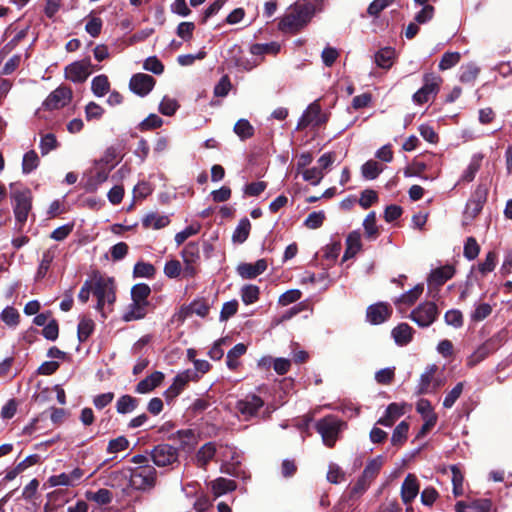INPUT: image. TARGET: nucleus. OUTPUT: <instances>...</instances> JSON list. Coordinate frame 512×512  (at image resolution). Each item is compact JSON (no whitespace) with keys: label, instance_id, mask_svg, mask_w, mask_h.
Listing matches in <instances>:
<instances>
[{"label":"nucleus","instance_id":"1","mask_svg":"<svg viewBox=\"0 0 512 512\" xmlns=\"http://www.w3.org/2000/svg\"><path fill=\"white\" fill-rule=\"evenodd\" d=\"M91 278L93 294L97 298L95 309L105 317V305H112L116 300L114 279L99 272H94Z\"/></svg>","mask_w":512,"mask_h":512},{"label":"nucleus","instance_id":"2","mask_svg":"<svg viewBox=\"0 0 512 512\" xmlns=\"http://www.w3.org/2000/svg\"><path fill=\"white\" fill-rule=\"evenodd\" d=\"M311 14L310 6H295L280 20L279 28L284 32H296L309 21Z\"/></svg>","mask_w":512,"mask_h":512},{"label":"nucleus","instance_id":"3","mask_svg":"<svg viewBox=\"0 0 512 512\" xmlns=\"http://www.w3.org/2000/svg\"><path fill=\"white\" fill-rule=\"evenodd\" d=\"M343 426L344 422L332 415L326 416L316 423L317 432L328 447H332L335 444Z\"/></svg>","mask_w":512,"mask_h":512},{"label":"nucleus","instance_id":"4","mask_svg":"<svg viewBox=\"0 0 512 512\" xmlns=\"http://www.w3.org/2000/svg\"><path fill=\"white\" fill-rule=\"evenodd\" d=\"M441 82L440 76L435 73H426L423 76V86L414 93L413 101L421 105L434 98L439 91Z\"/></svg>","mask_w":512,"mask_h":512},{"label":"nucleus","instance_id":"5","mask_svg":"<svg viewBox=\"0 0 512 512\" xmlns=\"http://www.w3.org/2000/svg\"><path fill=\"white\" fill-rule=\"evenodd\" d=\"M13 208L16 221L24 224L31 210V192L27 189L15 190L12 193Z\"/></svg>","mask_w":512,"mask_h":512},{"label":"nucleus","instance_id":"6","mask_svg":"<svg viewBox=\"0 0 512 512\" xmlns=\"http://www.w3.org/2000/svg\"><path fill=\"white\" fill-rule=\"evenodd\" d=\"M263 406L264 401L261 397L248 394L236 402L235 409L245 421H249L258 416V412Z\"/></svg>","mask_w":512,"mask_h":512},{"label":"nucleus","instance_id":"7","mask_svg":"<svg viewBox=\"0 0 512 512\" xmlns=\"http://www.w3.org/2000/svg\"><path fill=\"white\" fill-rule=\"evenodd\" d=\"M156 480V471L152 466H142L130 471L129 482L134 489L151 488Z\"/></svg>","mask_w":512,"mask_h":512},{"label":"nucleus","instance_id":"8","mask_svg":"<svg viewBox=\"0 0 512 512\" xmlns=\"http://www.w3.org/2000/svg\"><path fill=\"white\" fill-rule=\"evenodd\" d=\"M439 315L437 305L434 302H424L416 307L410 314V318L419 327H429Z\"/></svg>","mask_w":512,"mask_h":512},{"label":"nucleus","instance_id":"9","mask_svg":"<svg viewBox=\"0 0 512 512\" xmlns=\"http://www.w3.org/2000/svg\"><path fill=\"white\" fill-rule=\"evenodd\" d=\"M221 455V472L238 477L241 474L240 455L236 448L232 446L222 447Z\"/></svg>","mask_w":512,"mask_h":512},{"label":"nucleus","instance_id":"10","mask_svg":"<svg viewBox=\"0 0 512 512\" xmlns=\"http://www.w3.org/2000/svg\"><path fill=\"white\" fill-rule=\"evenodd\" d=\"M501 335L496 334L478 346L475 351L467 358V365L474 367L491 353L495 352L501 343Z\"/></svg>","mask_w":512,"mask_h":512},{"label":"nucleus","instance_id":"11","mask_svg":"<svg viewBox=\"0 0 512 512\" xmlns=\"http://www.w3.org/2000/svg\"><path fill=\"white\" fill-rule=\"evenodd\" d=\"M91 66L90 59L75 61L65 67V78L74 83H83L91 74Z\"/></svg>","mask_w":512,"mask_h":512},{"label":"nucleus","instance_id":"12","mask_svg":"<svg viewBox=\"0 0 512 512\" xmlns=\"http://www.w3.org/2000/svg\"><path fill=\"white\" fill-rule=\"evenodd\" d=\"M326 121L327 117L322 114L320 105L317 102H313L307 107L299 119L297 129H304L309 125L320 126Z\"/></svg>","mask_w":512,"mask_h":512},{"label":"nucleus","instance_id":"13","mask_svg":"<svg viewBox=\"0 0 512 512\" xmlns=\"http://www.w3.org/2000/svg\"><path fill=\"white\" fill-rule=\"evenodd\" d=\"M151 456L154 464L159 467L171 465L178 459L177 450L167 444L156 446L152 450Z\"/></svg>","mask_w":512,"mask_h":512},{"label":"nucleus","instance_id":"14","mask_svg":"<svg viewBox=\"0 0 512 512\" xmlns=\"http://www.w3.org/2000/svg\"><path fill=\"white\" fill-rule=\"evenodd\" d=\"M71 98L72 90L68 87L60 86L50 93L43 105L49 110L59 109L67 105L71 101Z\"/></svg>","mask_w":512,"mask_h":512},{"label":"nucleus","instance_id":"15","mask_svg":"<svg viewBox=\"0 0 512 512\" xmlns=\"http://www.w3.org/2000/svg\"><path fill=\"white\" fill-rule=\"evenodd\" d=\"M84 476V471L80 468H75L69 473H61L58 475H53L48 478V484L50 487L55 486H67L74 487L77 486L81 479Z\"/></svg>","mask_w":512,"mask_h":512},{"label":"nucleus","instance_id":"16","mask_svg":"<svg viewBox=\"0 0 512 512\" xmlns=\"http://www.w3.org/2000/svg\"><path fill=\"white\" fill-rule=\"evenodd\" d=\"M155 79L144 73H138L132 76L129 87L132 92L143 97L146 96L154 87Z\"/></svg>","mask_w":512,"mask_h":512},{"label":"nucleus","instance_id":"17","mask_svg":"<svg viewBox=\"0 0 512 512\" xmlns=\"http://www.w3.org/2000/svg\"><path fill=\"white\" fill-rule=\"evenodd\" d=\"M438 367L435 364H430L425 368V371L421 374L419 383L417 385V394H427L435 391L439 386V382H435L432 386L434 375L437 372Z\"/></svg>","mask_w":512,"mask_h":512},{"label":"nucleus","instance_id":"18","mask_svg":"<svg viewBox=\"0 0 512 512\" xmlns=\"http://www.w3.org/2000/svg\"><path fill=\"white\" fill-rule=\"evenodd\" d=\"M391 307L383 302L373 304L367 308V320L374 325L385 322L391 316Z\"/></svg>","mask_w":512,"mask_h":512},{"label":"nucleus","instance_id":"19","mask_svg":"<svg viewBox=\"0 0 512 512\" xmlns=\"http://www.w3.org/2000/svg\"><path fill=\"white\" fill-rule=\"evenodd\" d=\"M485 201L486 190L481 187L477 188L475 193L473 194V197L467 202L465 218H475L481 212Z\"/></svg>","mask_w":512,"mask_h":512},{"label":"nucleus","instance_id":"20","mask_svg":"<svg viewBox=\"0 0 512 512\" xmlns=\"http://www.w3.org/2000/svg\"><path fill=\"white\" fill-rule=\"evenodd\" d=\"M419 493V484L414 474H408L401 486V498L404 504H410Z\"/></svg>","mask_w":512,"mask_h":512},{"label":"nucleus","instance_id":"21","mask_svg":"<svg viewBox=\"0 0 512 512\" xmlns=\"http://www.w3.org/2000/svg\"><path fill=\"white\" fill-rule=\"evenodd\" d=\"M267 266V261L265 259H259L254 264H239L237 272L244 279H252L262 274L267 269Z\"/></svg>","mask_w":512,"mask_h":512},{"label":"nucleus","instance_id":"22","mask_svg":"<svg viewBox=\"0 0 512 512\" xmlns=\"http://www.w3.org/2000/svg\"><path fill=\"white\" fill-rule=\"evenodd\" d=\"M164 380V374L160 371H156L151 375L141 380L135 388V391L139 394H147L158 387Z\"/></svg>","mask_w":512,"mask_h":512},{"label":"nucleus","instance_id":"23","mask_svg":"<svg viewBox=\"0 0 512 512\" xmlns=\"http://www.w3.org/2000/svg\"><path fill=\"white\" fill-rule=\"evenodd\" d=\"M217 446L214 442H207L199 448L195 459L198 467L205 468L207 464L215 457Z\"/></svg>","mask_w":512,"mask_h":512},{"label":"nucleus","instance_id":"24","mask_svg":"<svg viewBox=\"0 0 512 512\" xmlns=\"http://www.w3.org/2000/svg\"><path fill=\"white\" fill-rule=\"evenodd\" d=\"M404 414V406L397 404V403H391L388 405L385 415L379 418L377 421V424L390 427L392 426L395 421L400 418Z\"/></svg>","mask_w":512,"mask_h":512},{"label":"nucleus","instance_id":"25","mask_svg":"<svg viewBox=\"0 0 512 512\" xmlns=\"http://www.w3.org/2000/svg\"><path fill=\"white\" fill-rule=\"evenodd\" d=\"M147 307L148 302H139L132 300V303L128 305L123 315V319L126 322L142 319L147 314Z\"/></svg>","mask_w":512,"mask_h":512},{"label":"nucleus","instance_id":"26","mask_svg":"<svg viewBox=\"0 0 512 512\" xmlns=\"http://www.w3.org/2000/svg\"><path fill=\"white\" fill-rule=\"evenodd\" d=\"M391 334L397 345L405 346L412 340L413 329L407 323H401L392 330Z\"/></svg>","mask_w":512,"mask_h":512},{"label":"nucleus","instance_id":"27","mask_svg":"<svg viewBox=\"0 0 512 512\" xmlns=\"http://www.w3.org/2000/svg\"><path fill=\"white\" fill-rule=\"evenodd\" d=\"M362 247L361 236L358 231H353L349 233L346 238V250L343 255V261H346L352 257H354Z\"/></svg>","mask_w":512,"mask_h":512},{"label":"nucleus","instance_id":"28","mask_svg":"<svg viewBox=\"0 0 512 512\" xmlns=\"http://www.w3.org/2000/svg\"><path fill=\"white\" fill-rule=\"evenodd\" d=\"M211 490L215 497H220L228 492L236 489L237 485L234 480L219 477L210 483Z\"/></svg>","mask_w":512,"mask_h":512},{"label":"nucleus","instance_id":"29","mask_svg":"<svg viewBox=\"0 0 512 512\" xmlns=\"http://www.w3.org/2000/svg\"><path fill=\"white\" fill-rule=\"evenodd\" d=\"M169 223L170 219L167 215H162L153 212L147 214L142 220V225L146 229L158 230L166 227Z\"/></svg>","mask_w":512,"mask_h":512},{"label":"nucleus","instance_id":"30","mask_svg":"<svg viewBox=\"0 0 512 512\" xmlns=\"http://www.w3.org/2000/svg\"><path fill=\"white\" fill-rule=\"evenodd\" d=\"M453 275H454V268L452 266L446 265V266H443V267L433 270L428 278V282H429V284L441 286L447 280L452 278Z\"/></svg>","mask_w":512,"mask_h":512},{"label":"nucleus","instance_id":"31","mask_svg":"<svg viewBox=\"0 0 512 512\" xmlns=\"http://www.w3.org/2000/svg\"><path fill=\"white\" fill-rule=\"evenodd\" d=\"M110 170L111 168L107 167L102 160L95 162V167L92 170L93 174L89 179V184L97 187L104 183L109 177Z\"/></svg>","mask_w":512,"mask_h":512},{"label":"nucleus","instance_id":"32","mask_svg":"<svg viewBox=\"0 0 512 512\" xmlns=\"http://www.w3.org/2000/svg\"><path fill=\"white\" fill-rule=\"evenodd\" d=\"M56 255V246L48 248L42 254V259L39 263L37 272H36V280H40L44 278L50 268L52 261L54 260Z\"/></svg>","mask_w":512,"mask_h":512},{"label":"nucleus","instance_id":"33","mask_svg":"<svg viewBox=\"0 0 512 512\" xmlns=\"http://www.w3.org/2000/svg\"><path fill=\"white\" fill-rule=\"evenodd\" d=\"M383 463H384V458L382 456H377L373 459H370L367 462L361 476H363L364 479H367L372 482L376 478V476L379 474V472L383 466Z\"/></svg>","mask_w":512,"mask_h":512},{"label":"nucleus","instance_id":"34","mask_svg":"<svg viewBox=\"0 0 512 512\" xmlns=\"http://www.w3.org/2000/svg\"><path fill=\"white\" fill-rule=\"evenodd\" d=\"M423 285L418 284L415 287H413L411 290H409L406 293H403L400 297H398L394 303L396 305L405 304L407 306L413 305L421 296L423 293Z\"/></svg>","mask_w":512,"mask_h":512},{"label":"nucleus","instance_id":"35","mask_svg":"<svg viewBox=\"0 0 512 512\" xmlns=\"http://www.w3.org/2000/svg\"><path fill=\"white\" fill-rule=\"evenodd\" d=\"M251 230V223L249 219L243 218L239 221L237 227L235 228L233 235H232V241L234 243H244L250 233Z\"/></svg>","mask_w":512,"mask_h":512},{"label":"nucleus","instance_id":"36","mask_svg":"<svg viewBox=\"0 0 512 512\" xmlns=\"http://www.w3.org/2000/svg\"><path fill=\"white\" fill-rule=\"evenodd\" d=\"M91 90L96 97H103L110 90V83L106 75H98L92 79Z\"/></svg>","mask_w":512,"mask_h":512},{"label":"nucleus","instance_id":"37","mask_svg":"<svg viewBox=\"0 0 512 512\" xmlns=\"http://www.w3.org/2000/svg\"><path fill=\"white\" fill-rule=\"evenodd\" d=\"M247 347L243 343L236 344L231 350L228 351L226 357L227 367L234 370L238 367V358L246 353Z\"/></svg>","mask_w":512,"mask_h":512},{"label":"nucleus","instance_id":"38","mask_svg":"<svg viewBox=\"0 0 512 512\" xmlns=\"http://www.w3.org/2000/svg\"><path fill=\"white\" fill-rule=\"evenodd\" d=\"M138 406V400L130 395H122L116 402V411L119 414L133 412Z\"/></svg>","mask_w":512,"mask_h":512},{"label":"nucleus","instance_id":"39","mask_svg":"<svg viewBox=\"0 0 512 512\" xmlns=\"http://www.w3.org/2000/svg\"><path fill=\"white\" fill-rule=\"evenodd\" d=\"M483 156L481 154H475L472 156L471 161L461 176V181L471 182L478 170L480 169Z\"/></svg>","mask_w":512,"mask_h":512},{"label":"nucleus","instance_id":"40","mask_svg":"<svg viewBox=\"0 0 512 512\" xmlns=\"http://www.w3.org/2000/svg\"><path fill=\"white\" fill-rule=\"evenodd\" d=\"M395 51L386 47L378 51L375 55V63L383 69H389L393 64Z\"/></svg>","mask_w":512,"mask_h":512},{"label":"nucleus","instance_id":"41","mask_svg":"<svg viewBox=\"0 0 512 512\" xmlns=\"http://www.w3.org/2000/svg\"><path fill=\"white\" fill-rule=\"evenodd\" d=\"M409 424L406 421L400 422L394 429L391 437V443L394 446H401L407 439Z\"/></svg>","mask_w":512,"mask_h":512},{"label":"nucleus","instance_id":"42","mask_svg":"<svg viewBox=\"0 0 512 512\" xmlns=\"http://www.w3.org/2000/svg\"><path fill=\"white\" fill-rule=\"evenodd\" d=\"M95 328L94 321L87 317H82L78 324V339L80 342H85L89 336L93 333Z\"/></svg>","mask_w":512,"mask_h":512},{"label":"nucleus","instance_id":"43","mask_svg":"<svg viewBox=\"0 0 512 512\" xmlns=\"http://www.w3.org/2000/svg\"><path fill=\"white\" fill-rule=\"evenodd\" d=\"M39 165V157L34 150H30L23 156L22 171L25 174H29L35 170Z\"/></svg>","mask_w":512,"mask_h":512},{"label":"nucleus","instance_id":"44","mask_svg":"<svg viewBox=\"0 0 512 512\" xmlns=\"http://www.w3.org/2000/svg\"><path fill=\"white\" fill-rule=\"evenodd\" d=\"M480 253V246L474 237H468L464 244L463 255L471 261L477 258Z\"/></svg>","mask_w":512,"mask_h":512},{"label":"nucleus","instance_id":"45","mask_svg":"<svg viewBox=\"0 0 512 512\" xmlns=\"http://www.w3.org/2000/svg\"><path fill=\"white\" fill-rule=\"evenodd\" d=\"M201 229V224L198 222L192 223L187 226L184 230L178 232L175 235V242L179 246L184 243L189 237L194 236L199 233Z\"/></svg>","mask_w":512,"mask_h":512},{"label":"nucleus","instance_id":"46","mask_svg":"<svg viewBox=\"0 0 512 512\" xmlns=\"http://www.w3.org/2000/svg\"><path fill=\"white\" fill-rule=\"evenodd\" d=\"M452 472V484H453V494L455 497H459L463 495V481L464 477L461 473L460 469L457 466H451Z\"/></svg>","mask_w":512,"mask_h":512},{"label":"nucleus","instance_id":"47","mask_svg":"<svg viewBox=\"0 0 512 512\" xmlns=\"http://www.w3.org/2000/svg\"><path fill=\"white\" fill-rule=\"evenodd\" d=\"M182 258L184 262L194 263L200 256V248L198 243L189 242L182 250Z\"/></svg>","mask_w":512,"mask_h":512},{"label":"nucleus","instance_id":"48","mask_svg":"<svg viewBox=\"0 0 512 512\" xmlns=\"http://www.w3.org/2000/svg\"><path fill=\"white\" fill-rule=\"evenodd\" d=\"M460 59L461 55L459 52H446L439 62V69L441 71L448 70L458 64Z\"/></svg>","mask_w":512,"mask_h":512},{"label":"nucleus","instance_id":"49","mask_svg":"<svg viewBox=\"0 0 512 512\" xmlns=\"http://www.w3.org/2000/svg\"><path fill=\"white\" fill-rule=\"evenodd\" d=\"M151 289L147 284L139 283L132 287L131 297L133 301L148 302L147 298L150 295Z\"/></svg>","mask_w":512,"mask_h":512},{"label":"nucleus","instance_id":"50","mask_svg":"<svg viewBox=\"0 0 512 512\" xmlns=\"http://www.w3.org/2000/svg\"><path fill=\"white\" fill-rule=\"evenodd\" d=\"M382 171V167L373 160H369L362 165L361 172L364 178L373 180L375 179Z\"/></svg>","mask_w":512,"mask_h":512},{"label":"nucleus","instance_id":"51","mask_svg":"<svg viewBox=\"0 0 512 512\" xmlns=\"http://www.w3.org/2000/svg\"><path fill=\"white\" fill-rule=\"evenodd\" d=\"M155 267L146 262H137L133 269L135 277L152 278L155 275Z\"/></svg>","mask_w":512,"mask_h":512},{"label":"nucleus","instance_id":"52","mask_svg":"<svg viewBox=\"0 0 512 512\" xmlns=\"http://www.w3.org/2000/svg\"><path fill=\"white\" fill-rule=\"evenodd\" d=\"M464 388V383H457L445 396L443 400V406L447 409L451 408L458 398L461 396Z\"/></svg>","mask_w":512,"mask_h":512},{"label":"nucleus","instance_id":"53","mask_svg":"<svg viewBox=\"0 0 512 512\" xmlns=\"http://www.w3.org/2000/svg\"><path fill=\"white\" fill-rule=\"evenodd\" d=\"M234 132L241 138H250L254 133L253 126L246 119H240L234 125Z\"/></svg>","mask_w":512,"mask_h":512},{"label":"nucleus","instance_id":"54","mask_svg":"<svg viewBox=\"0 0 512 512\" xmlns=\"http://www.w3.org/2000/svg\"><path fill=\"white\" fill-rule=\"evenodd\" d=\"M497 254L490 251L486 254L483 262L479 263L478 270L482 275L492 272L496 267Z\"/></svg>","mask_w":512,"mask_h":512},{"label":"nucleus","instance_id":"55","mask_svg":"<svg viewBox=\"0 0 512 512\" xmlns=\"http://www.w3.org/2000/svg\"><path fill=\"white\" fill-rule=\"evenodd\" d=\"M305 181L310 182L312 185H318L324 177V173L318 167H312L300 171Z\"/></svg>","mask_w":512,"mask_h":512},{"label":"nucleus","instance_id":"56","mask_svg":"<svg viewBox=\"0 0 512 512\" xmlns=\"http://www.w3.org/2000/svg\"><path fill=\"white\" fill-rule=\"evenodd\" d=\"M363 227L365 230V234L368 238L374 239L378 234V229L376 226V214L375 212H370L363 221Z\"/></svg>","mask_w":512,"mask_h":512},{"label":"nucleus","instance_id":"57","mask_svg":"<svg viewBox=\"0 0 512 512\" xmlns=\"http://www.w3.org/2000/svg\"><path fill=\"white\" fill-rule=\"evenodd\" d=\"M241 297L245 304H252L258 300L259 288L255 285H245L241 289Z\"/></svg>","mask_w":512,"mask_h":512},{"label":"nucleus","instance_id":"58","mask_svg":"<svg viewBox=\"0 0 512 512\" xmlns=\"http://www.w3.org/2000/svg\"><path fill=\"white\" fill-rule=\"evenodd\" d=\"M129 447V441L124 436H119L115 439L109 441L107 446V452L109 454H115L118 452H122Z\"/></svg>","mask_w":512,"mask_h":512},{"label":"nucleus","instance_id":"59","mask_svg":"<svg viewBox=\"0 0 512 512\" xmlns=\"http://www.w3.org/2000/svg\"><path fill=\"white\" fill-rule=\"evenodd\" d=\"M492 312V307L488 303H480L476 305L474 311L471 313L470 317L472 321L480 322L487 318Z\"/></svg>","mask_w":512,"mask_h":512},{"label":"nucleus","instance_id":"60","mask_svg":"<svg viewBox=\"0 0 512 512\" xmlns=\"http://www.w3.org/2000/svg\"><path fill=\"white\" fill-rule=\"evenodd\" d=\"M325 220L324 211H314L308 215L304 221V225L309 229H317L322 226Z\"/></svg>","mask_w":512,"mask_h":512},{"label":"nucleus","instance_id":"61","mask_svg":"<svg viewBox=\"0 0 512 512\" xmlns=\"http://www.w3.org/2000/svg\"><path fill=\"white\" fill-rule=\"evenodd\" d=\"M87 499L95 501L100 505L108 504L112 500V494L107 489H99L96 492H88Z\"/></svg>","mask_w":512,"mask_h":512},{"label":"nucleus","instance_id":"62","mask_svg":"<svg viewBox=\"0 0 512 512\" xmlns=\"http://www.w3.org/2000/svg\"><path fill=\"white\" fill-rule=\"evenodd\" d=\"M445 323L454 328H460L463 325V315L457 309L448 310L444 315Z\"/></svg>","mask_w":512,"mask_h":512},{"label":"nucleus","instance_id":"63","mask_svg":"<svg viewBox=\"0 0 512 512\" xmlns=\"http://www.w3.org/2000/svg\"><path fill=\"white\" fill-rule=\"evenodd\" d=\"M178 109V103L175 99L165 96L160 105L159 111L166 116H172Z\"/></svg>","mask_w":512,"mask_h":512},{"label":"nucleus","instance_id":"64","mask_svg":"<svg viewBox=\"0 0 512 512\" xmlns=\"http://www.w3.org/2000/svg\"><path fill=\"white\" fill-rule=\"evenodd\" d=\"M466 505V509H470L471 512H489L492 504L488 499H478L466 503Z\"/></svg>","mask_w":512,"mask_h":512}]
</instances>
